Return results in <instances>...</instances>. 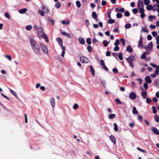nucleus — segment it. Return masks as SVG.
Wrapping results in <instances>:
<instances>
[{
  "label": "nucleus",
  "mask_w": 159,
  "mask_h": 159,
  "mask_svg": "<svg viewBox=\"0 0 159 159\" xmlns=\"http://www.w3.org/2000/svg\"><path fill=\"white\" fill-rule=\"evenodd\" d=\"M32 48L35 54L39 55L40 54V50L39 46L36 42L33 39L30 40Z\"/></svg>",
  "instance_id": "1"
},
{
  "label": "nucleus",
  "mask_w": 159,
  "mask_h": 159,
  "mask_svg": "<svg viewBox=\"0 0 159 159\" xmlns=\"http://www.w3.org/2000/svg\"><path fill=\"white\" fill-rule=\"evenodd\" d=\"M57 42L60 46L62 47V51L61 56L62 57H63L65 54V48L63 46L62 40L61 38H58L57 39Z\"/></svg>",
  "instance_id": "2"
},
{
  "label": "nucleus",
  "mask_w": 159,
  "mask_h": 159,
  "mask_svg": "<svg viewBox=\"0 0 159 159\" xmlns=\"http://www.w3.org/2000/svg\"><path fill=\"white\" fill-rule=\"evenodd\" d=\"M135 59L134 57L132 55H131L129 57L126 58V60L128 62L130 66L132 67H134V65L132 63L133 61H134Z\"/></svg>",
  "instance_id": "3"
},
{
  "label": "nucleus",
  "mask_w": 159,
  "mask_h": 159,
  "mask_svg": "<svg viewBox=\"0 0 159 159\" xmlns=\"http://www.w3.org/2000/svg\"><path fill=\"white\" fill-rule=\"evenodd\" d=\"M138 5L140 13L143 12V11H144V10L143 9V1H139L138 2Z\"/></svg>",
  "instance_id": "4"
},
{
  "label": "nucleus",
  "mask_w": 159,
  "mask_h": 159,
  "mask_svg": "<svg viewBox=\"0 0 159 159\" xmlns=\"http://www.w3.org/2000/svg\"><path fill=\"white\" fill-rule=\"evenodd\" d=\"M41 48L42 50L43 51L44 54H48V51L46 46L44 44L41 43Z\"/></svg>",
  "instance_id": "5"
},
{
  "label": "nucleus",
  "mask_w": 159,
  "mask_h": 159,
  "mask_svg": "<svg viewBox=\"0 0 159 159\" xmlns=\"http://www.w3.org/2000/svg\"><path fill=\"white\" fill-rule=\"evenodd\" d=\"M80 61L82 63H88L89 62V60L87 57L82 56H81L80 58Z\"/></svg>",
  "instance_id": "6"
},
{
  "label": "nucleus",
  "mask_w": 159,
  "mask_h": 159,
  "mask_svg": "<svg viewBox=\"0 0 159 159\" xmlns=\"http://www.w3.org/2000/svg\"><path fill=\"white\" fill-rule=\"evenodd\" d=\"M129 98L131 100H134L136 98V94L134 91L131 92L129 94Z\"/></svg>",
  "instance_id": "7"
},
{
  "label": "nucleus",
  "mask_w": 159,
  "mask_h": 159,
  "mask_svg": "<svg viewBox=\"0 0 159 159\" xmlns=\"http://www.w3.org/2000/svg\"><path fill=\"white\" fill-rule=\"evenodd\" d=\"M100 63L101 65L102 66L103 68L106 71L108 70V68L105 65V63L104 60L102 59H101L100 60Z\"/></svg>",
  "instance_id": "8"
},
{
  "label": "nucleus",
  "mask_w": 159,
  "mask_h": 159,
  "mask_svg": "<svg viewBox=\"0 0 159 159\" xmlns=\"http://www.w3.org/2000/svg\"><path fill=\"white\" fill-rule=\"evenodd\" d=\"M50 102L52 107L54 108L55 106V102L54 99L53 98H51L50 99Z\"/></svg>",
  "instance_id": "9"
},
{
  "label": "nucleus",
  "mask_w": 159,
  "mask_h": 159,
  "mask_svg": "<svg viewBox=\"0 0 159 159\" xmlns=\"http://www.w3.org/2000/svg\"><path fill=\"white\" fill-rule=\"evenodd\" d=\"M143 45V40L142 39V37L141 36L138 42V47L139 48L141 47H142Z\"/></svg>",
  "instance_id": "10"
},
{
  "label": "nucleus",
  "mask_w": 159,
  "mask_h": 159,
  "mask_svg": "<svg viewBox=\"0 0 159 159\" xmlns=\"http://www.w3.org/2000/svg\"><path fill=\"white\" fill-rule=\"evenodd\" d=\"M153 44L152 42H150L147 48V50L150 51L152 49Z\"/></svg>",
  "instance_id": "11"
},
{
  "label": "nucleus",
  "mask_w": 159,
  "mask_h": 159,
  "mask_svg": "<svg viewBox=\"0 0 159 159\" xmlns=\"http://www.w3.org/2000/svg\"><path fill=\"white\" fill-rule=\"evenodd\" d=\"M37 31L38 34H41L43 33V29L42 27H39L37 29Z\"/></svg>",
  "instance_id": "12"
},
{
  "label": "nucleus",
  "mask_w": 159,
  "mask_h": 159,
  "mask_svg": "<svg viewBox=\"0 0 159 159\" xmlns=\"http://www.w3.org/2000/svg\"><path fill=\"white\" fill-rule=\"evenodd\" d=\"M153 132L157 135H159V131L155 127H153L152 129Z\"/></svg>",
  "instance_id": "13"
},
{
  "label": "nucleus",
  "mask_w": 159,
  "mask_h": 159,
  "mask_svg": "<svg viewBox=\"0 0 159 159\" xmlns=\"http://www.w3.org/2000/svg\"><path fill=\"white\" fill-rule=\"evenodd\" d=\"M110 139L112 142L114 143H116V140L115 137L112 135H111L110 136Z\"/></svg>",
  "instance_id": "14"
},
{
  "label": "nucleus",
  "mask_w": 159,
  "mask_h": 159,
  "mask_svg": "<svg viewBox=\"0 0 159 159\" xmlns=\"http://www.w3.org/2000/svg\"><path fill=\"white\" fill-rule=\"evenodd\" d=\"M41 35L45 39L47 42H48V39L47 36L46 34H45L43 33V34H41Z\"/></svg>",
  "instance_id": "15"
},
{
  "label": "nucleus",
  "mask_w": 159,
  "mask_h": 159,
  "mask_svg": "<svg viewBox=\"0 0 159 159\" xmlns=\"http://www.w3.org/2000/svg\"><path fill=\"white\" fill-rule=\"evenodd\" d=\"M90 68V71L92 74V75L94 76L95 75V71L94 70L92 66H89Z\"/></svg>",
  "instance_id": "16"
},
{
  "label": "nucleus",
  "mask_w": 159,
  "mask_h": 159,
  "mask_svg": "<svg viewBox=\"0 0 159 159\" xmlns=\"http://www.w3.org/2000/svg\"><path fill=\"white\" fill-rule=\"evenodd\" d=\"M145 80L147 83L149 84L151 83L152 82V80L150 78V77L149 76H147L145 78Z\"/></svg>",
  "instance_id": "17"
},
{
  "label": "nucleus",
  "mask_w": 159,
  "mask_h": 159,
  "mask_svg": "<svg viewBox=\"0 0 159 159\" xmlns=\"http://www.w3.org/2000/svg\"><path fill=\"white\" fill-rule=\"evenodd\" d=\"M126 51L129 52L131 53L133 52V49L129 45L127 47Z\"/></svg>",
  "instance_id": "18"
},
{
  "label": "nucleus",
  "mask_w": 159,
  "mask_h": 159,
  "mask_svg": "<svg viewBox=\"0 0 159 159\" xmlns=\"http://www.w3.org/2000/svg\"><path fill=\"white\" fill-rule=\"evenodd\" d=\"M27 11V9L24 8L19 10V12L21 14H24Z\"/></svg>",
  "instance_id": "19"
},
{
  "label": "nucleus",
  "mask_w": 159,
  "mask_h": 159,
  "mask_svg": "<svg viewBox=\"0 0 159 159\" xmlns=\"http://www.w3.org/2000/svg\"><path fill=\"white\" fill-rule=\"evenodd\" d=\"M148 20L149 21H151L153 20H155L156 19V17L154 16L150 15L148 16Z\"/></svg>",
  "instance_id": "20"
},
{
  "label": "nucleus",
  "mask_w": 159,
  "mask_h": 159,
  "mask_svg": "<svg viewBox=\"0 0 159 159\" xmlns=\"http://www.w3.org/2000/svg\"><path fill=\"white\" fill-rule=\"evenodd\" d=\"M116 116V115L114 114H111L108 116V118L110 119H114Z\"/></svg>",
  "instance_id": "21"
},
{
  "label": "nucleus",
  "mask_w": 159,
  "mask_h": 159,
  "mask_svg": "<svg viewBox=\"0 0 159 159\" xmlns=\"http://www.w3.org/2000/svg\"><path fill=\"white\" fill-rule=\"evenodd\" d=\"M61 23L63 25H69L70 23V21L69 20H63L61 21Z\"/></svg>",
  "instance_id": "22"
},
{
  "label": "nucleus",
  "mask_w": 159,
  "mask_h": 159,
  "mask_svg": "<svg viewBox=\"0 0 159 159\" xmlns=\"http://www.w3.org/2000/svg\"><path fill=\"white\" fill-rule=\"evenodd\" d=\"M61 34L62 35L64 36H66L69 38H70V35L69 33H67L65 32H62Z\"/></svg>",
  "instance_id": "23"
},
{
  "label": "nucleus",
  "mask_w": 159,
  "mask_h": 159,
  "mask_svg": "<svg viewBox=\"0 0 159 159\" xmlns=\"http://www.w3.org/2000/svg\"><path fill=\"white\" fill-rule=\"evenodd\" d=\"M141 95L143 98H145L147 96L146 92H142L141 93Z\"/></svg>",
  "instance_id": "24"
},
{
  "label": "nucleus",
  "mask_w": 159,
  "mask_h": 159,
  "mask_svg": "<svg viewBox=\"0 0 159 159\" xmlns=\"http://www.w3.org/2000/svg\"><path fill=\"white\" fill-rule=\"evenodd\" d=\"M132 112L133 114H135L138 113V111L136 110L135 107H133Z\"/></svg>",
  "instance_id": "25"
},
{
  "label": "nucleus",
  "mask_w": 159,
  "mask_h": 159,
  "mask_svg": "<svg viewBox=\"0 0 159 159\" xmlns=\"http://www.w3.org/2000/svg\"><path fill=\"white\" fill-rule=\"evenodd\" d=\"M150 65L154 68H159V66H157L154 63H150Z\"/></svg>",
  "instance_id": "26"
},
{
  "label": "nucleus",
  "mask_w": 159,
  "mask_h": 159,
  "mask_svg": "<svg viewBox=\"0 0 159 159\" xmlns=\"http://www.w3.org/2000/svg\"><path fill=\"white\" fill-rule=\"evenodd\" d=\"M79 41L80 43L82 44H84L85 43L84 40L83 38L79 39Z\"/></svg>",
  "instance_id": "27"
},
{
  "label": "nucleus",
  "mask_w": 159,
  "mask_h": 159,
  "mask_svg": "<svg viewBox=\"0 0 159 159\" xmlns=\"http://www.w3.org/2000/svg\"><path fill=\"white\" fill-rule=\"evenodd\" d=\"M92 16L93 17L94 19H96L97 17V15L96 14V13L95 11H93L92 12Z\"/></svg>",
  "instance_id": "28"
},
{
  "label": "nucleus",
  "mask_w": 159,
  "mask_h": 159,
  "mask_svg": "<svg viewBox=\"0 0 159 159\" xmlns=\"http://www.w3.org/2000/svg\"><path fill=\"white\" fill-rule=\"evenodd\" d=\"M155 84L156 86L157 87H159V80H156L155 81Z\"/></svg>",
  "instance_id": "29"
},
{
  "label": "nucleus",
  "mask_w": 159,
  "mask_h": 159,
  "mask_svg": "<svg viewBox=\"0 0 159 159\" xmlns=\"http://www.w3.org/2000/svg\"><path fill=\"white\" fill-rule=\"evenodd\" d=\"M155 120L156 122L159 123V117L157 115H156L154 116Z\"/></svg>",
  "instance_id": "30"
},
{
  "label": "nucleus",
  "mask_w": 159,
  "mask_h": 159,
  "mask_svg": "<svg viewBox=\"0 0 159 159\" xmlns=\"http://www.w3.org/2000/svg\"><path fill=\"white\" fill-rule=\"evenodd\" d=\"M32 28V27L31 25H29L26 26V29L27 30H30Z\"/></svg>",
  "instance_id": "31"
},
{
  "label": "nucleus",
  "mask_w": 159,
  "mask_h": 159,
  "mask_svg": "<svg viewBox=\"0 0 159 159\" xmlns=\"http://www.w3.org/2000/svg\"><path fill=\"white\" fill-rule=\"evenodd\" d=\"M108 22L109 24H111L114 23L115 22V20H114L110 19L108 20Z\"/></svg>",
  "instance_id": "32"
},
{
  "label": "nucleus",
  "mask_w": 159,
  "mask_h": 159,
  "mask_svg": "<svg viewBox=\"0 0 159 159\" xmlns=\"http://www.w3.org/2000/svg\"><path fill=\"white\" fill-rule=\"evenodd\" d=\"M114 130L115 131H117L118 130V127L117 124L116 123H115L114 124Z\"/></svg>",
  "instance_id": "33"
},
{
  "label": "nucleus",
  "mask_w": 159,
  "mask_h": 159,
  "mask_svg": "<svg viewBox=\"0 0 159 159\" xmlns=\"http://www.w3.org/2000/svg\"><path fill=\"white\" fill-rule=\"evenodd\" d=\"M61 6L60 3L59 2H57L56 3L55 6L57 9H58L61 7Z\"/></svg>",
  "instance_id": "34"
},
{
  "label": "nucleus",
  "mask_w": 159,
  "mask_h": 159,
  "mask_svg": "<svg viewBox=\"0 0 159 159\" xmlns=\"http://www.w3.org/2000/svg\"><path fill=\"white\" fill-rule=\"evenodd\" d=\"M146 52H143V54H142V55L141 56V58L142 59H144L146 57Z\"/></svg>",
  "instance_id": "35"
},
{
  "label": "nucleus",
  "mask_w": 159,
  "mask_h": 159,
  "mask_svg": "<svg viewBox=\"0 0 159 159\" xmlns=\"http://www.w3.org/2000/svg\"><path fill=\"white\" fill-rule=\"evenodd\" d=\"M76 4L78 7L80 8L81 7V4L79 1H77L76 2Z\"/></svg>",
  "instance_id": "36"
},
{
  "label": "nucleus",
  "mask_w": 159,
  "mask_h": 159,
  "mask_svg": "<svg viewBox=\"0 0 159 159\" xmlns=\"http://www.w3.org/2000/svg\"><path fill=\"white\" fill-rule=\"evenodd\" d=\"M152 5H148L147 7V9L148 11H150L152 9Z\"/></svg>",
  "instance_id": "37"
},
{
  "label": "nucleus",
  "mask_w": 159,
  "mask_h": 159,
  "mask_svg": "<svg viewBox=\"0 0 159 159\" xmlns=\"http://www.w3.org/2000/svg\"><path fill=\"white\" fill-rule=\"evenodd\" d=\"M152 112L153 113L156 114L157 112V110L156 107L154 106H152Z\"/></svg>",
  "instance_id": "38"
},
{
  "label": "nucleus",
  "mask_w": 159,
  "mask_h": 159,
  "mask_svg": "<svg viewBox=\"0 0 159 159\" xmlns=\"http://www.w3.org/2000/svg\"><path fill=\"white\" fill-rule=\"evenodd\" d=\"M116 17L118 18H121L122 16V15L120 13H117L116 15Z\"/></svg>",
  "instance_id": "39"
},
{
  "label": "nucleus",
  "mask_w": 159,
  "mask_h": 159,
  "mask_svg": "<svg viewBox=\"0 0 159 159\" xmlns=\"http://www.w3.org/2000/svg\"><path fill=\"white\" fill-rule=\"evenodd\" d=\"M86 42L87 43L89 44L90 45L91 44V39L90 38H88L86 39Z\"/></svg>",
  "instance_id": "40"
},
{
  "label": "nucleus",
  "mask_w": 159,
  "mask_h": 159,
  "mask_svg": "<svg viewBox=\"0 0 159 159\" xmlns=\"http://www.w3.org/2000/svg\"><path fill=\"white\" fill-rule=\"evenodd\" d=\"M103 43L105 47H107L108 45V42L107 41L105 40L103 41Z\"/></svg>",
  "instance_id": "41"
},
{
  "label": "nucleus",
  "mask_w": 159,
  "mask_h": 159,
  "mask_svg": "<svg viewBox=\"0 0 159 159\" xmlns=\"http://www.w3.org/2000/svg\"><path fill=\"white\" fill-rule=\"evenodd\" d=\"M120 43V42L118 39H116L115 42L114 43V45L115 46H118Z\"/></svg>",
  "instance_id": "42"
},
{
  "label": "nucleus",
  "mask_w": 159,
  "mask_h": 159,
  "mask_svg": "<svg viewBox=\"0 0 159 159\" xmlns=\"http://www.w3.org/2000/svg\"><path fill=\"white\" fill-rule=\"evenodd\" d=\"M118 57L120 60H121L123 59L122 54V53H120L118 55Z\"/></svg>",
  "instance_id": "43"
},
{
  "label": "nucleus",
  "mask_w": 159,
  "mask_h": 159,
  "mask_svg": "<svg viewBox=\"0 0 159 159\" xmlns=\"http://www.w3.org/2000/svg\"><path fill=\"white\" fill-rule=\"evenodd\" d=\"M10 91L11 93L15 96H17V94L16 92H15L13 90L10 89Z\"/></svg>",
  "instance_id": "44"
},
{
  "label": "nucleus",
  "mask_w": 159,
  "mask_h": 159,
  "mask_svg": "<svg viewBox=\"0 0 159 159\" xmlns=\"http://www.w3.org/2000/svg\"><path fill=\"white\" fill-rule=\"evenodd\" d=\"M87 50H88V51L89 52H92V48L91 46H88L87 47Z\"/></svg>",
  "instance_id": "45"
},
{
  "label": "nucleus",
  "mask_w": 159,
  "mask_h": 159,
  "mask_svg": "<svg viewBox=\"0 0 159 159\" xmlns=\"http://www.w3.org/2000/svg\"><path fill=\"white\" fill-rule=\"evenodd\" d=\"M4 57L7 58L8 60H9V61H11V57L10 55H5L4 56Z\"/></svg>",
  "instance_id": "46"
},
{
  "label": "nucleus",
  "mask_w": 159,
  "mask_h": 159,
  "mask_svg": "<svg viewBox=\"0 0 159 159\" xmlns=\"http://www.w3.org/2000/svg\"><path fill=\"white\" fill-rule=\"evenodd\" d=\"M125 27L127 29H129L131 27V25L130 24H126L125 25Z\"/></svg>",
  "instance_id": "47"
},
{
  "label": "nucleus",
  "mask_w": 159,
  "mask_h": 159,
  "mask_svg": "<svg viewBox=\"0 0 159 159\" xmlns=\"http://www.w3.org/2000/svg\"><path fill=\"white\" fill-rule=\"evenodd\" d=\"M115 102L117 104H121V102L118 98H116L115 99Z\"/></svg>",
  "instance_id": "48"
},
{
  "label": "nucleus",
  "mask_w": 159,
  "mask_h": 159,
  "mask_svg": "<svg viewBox=\"0 0 159 159\" xmlns=\"http://www.w3.org/2000/svg\"><path fill=\"white\" fill-rule=\"evenodd\" d=\"M132 11L134 14H136L138 12V9L136 8H135L133 9L132 10Z\"/></svg>",
  "instance_id": "49"
},
{
  "label": "nucleus",
  "mask_w": 159,
  "mask_h": 159,
  "mask_svg": "<svg viewBox=\"0 0 159 159\" xmlns=\"http://www.w3.org/2000/svg\"><path fill=\"white\" fill-rule=\"evenodd\" d=\"M5 16L8 19H10V16L9 15V14L7 13L6 12L5 14Z\"/></svg>",
  "instance_id": "50"
},
{
  "label": "nucleus",
  "mask_w": 159,
  "mask_h": 159,
  "mask_svg": "<svg viewBox=\"0 0 159 159\" xmlns=\"http://www.w3.org/2000/svg\"><path fill=\"white\" fill-rule=\"evenodd\" d=\"M101 83L103 85V86L104 87H106V82H105V81H104V80H102L101 81Z\"/></svg>",
  "instance_id": "51"
},
{
  "label": "nucleus",
  "mask_w": 159,
  "mask_h": 159,
  "mask_svg": "<svg viewBox=\"0 0 159 159\" xmlns=\"http://www.w3.org/2000/svg\"><path fill=\"white\" fill-rule=\"evenodd\" d=\"M144 4L146 5H148L150 3V1L149 0H144Z\"/></svg>",
  "instance_id": "52"
},
{
  "label": "nucleus",
  "mask_w": 159,
  "mask_h": 159,
  "mask_svg": "<svg viewBox=\"0 0 159 159\" xmlns=\"http://www.w3.org/2000/svg\"><path fill=\"white\" fill-rule=\"evenodd\" d=\"M137 149L139 151H140L141 152H145V153H146V151H145V150L140 148H139V147H137Z\"/></svg>",
  "instance_id": "53"
},
{
  "label": "nucleus",
  "mask_w": 159,
  "mask_h": 159,
  "mask_svg": "<svg viewBox=\"0 0 159 159\" xmlns=\"http://www.w3.org/2000/svg\"><path fill=\"white\" fill-rule=\"evenodd\" d=\"M155 73L157 75L159 74V68H157L155 71Z\"/></svg>",
  "instance_id": "54"
},
{
  "label": "nucleus",
  "mask_w": 159,
  "mask_h": 159,
  "mask_svg": "<svg viewBox=\"0 0 159 159\" xmlns=\"http://www.w3.org/2000/svg\"><path fill=\"white\" fill-rule=\"evenodd\" d=\"M143 87L146 89H148V84L147 83H145L144 84Z\"/></svg>",
  "instance_id": "55"
},
{
  "label": "nucleus",
  "mask_w": 159,
  "mask_h": 159,
  "mask_svg": "<svg viewBox=\"0 0 159 159\" xmlns=\"http://www.w3.org/2000/svg\"><path fill=\"white\" fill-rule=\"evenodd\" d=\"M119 47L118 46H116L113 49V51H118L119 50Z\"/></svg>",
  "instance_id": "56"
},
{
  "label": "nucleus",
  "mask_w": 159,
  "mask_h": 159,
  "mask_svg": "<svg viewBox=\"0 0 159 159\" xmlns=\"http://www.w3.org/2000/svg\"><path fill=\"white\" fill-rule=\"evenodd\" d=\"M125 15L126 16H129L130 15V13L129 11H126L125 12Z\"/></svg>",
  "instance_id": "57"
},
{
  "label": "nucleus",
  "mask_w": 159,
  "mask_h": 159,
  "mask_svg": "<svg viewBox=\"0 0 159 159\" xmlns=\"http://www.w3.org/2000/svg\"><path fill=\"white\" fill-rule=\"evenodd\" d=\"M150 28L152 29H154L156 28V26L154 25H150L149 26Z\"/></svg>",
  "instance_id": "58"
},
{
  "label": "nucleus",
  "mask_w": 159,
  "mask_h": 159,
  "mask_svg": "<svg viewBox=\"0 0 159 159\" xmlns=\"http://www.w3.org/2000/svg\"><path fill=\"white\" fill-rule=\"evenodd\" d=\"M138 119L139 120L140 122H141L143 119V117L141 116H139L138 117Z\"/></svg>",
  "instance_id": "59"
},
{
  "label": "nucleus",
  "mask_w": 159,
  "mask_h": 159,
  "mask_svg": "<svg viewBox=\"0 0 159 159\" xmlns=\"http://www.w3.org/2000/svg\"><path fill=\"white\" fill-rule=\"evenodd\" d=\"M78 107V105L77 104H75L73 107V108L74 110L76 109Z\"/></svg>",
  "instance_id": "60"
},
{
  "label": "nucleus",
  "mask_w": 159,
  "mask_h": 159,
  "mask_svg": "<svg viewBox=\"0 0 159 159\" xmlns=\"http://www.w3.org/2000/svg\"><path fill=\"white\" fill-rule=\"evenodd\" d=\"M39 14L40 15H41L42 16H44V11L41 10H39Z\"/></svg>",
  "instance_id": "61"
},
{
  "label": "nucleus",
  "mask_w": 159,
  "mask_h": 159,
  "mask_svg": "<svg viewBox=\"0 0 159 159\" xmlns=\"http://www.w3.org/2000/svg\"><path fill=\"white\" fill-rule=\"evenodd\" d=\"M120 41L122 43L123 45V46L125 45V40L124 39H120Z\"/></svg>",
  "instance_id": "62"
},
{
  "label": "nucleus",
  "mask_w": 159,
  "mask_h": 159,
  "mask_svg": "<svg viewBox=\"0 0 159 159\" xmlns=\"http://www.w3.org/2000/svg\"><path fill=\"white\" fill-rule=\"evenodd\" d=\"M113 32H117L119 33V29L118 27H116L113 30Z\"/></svg>",
  "instance_id": "63"
},
{
  "label": "nucleus",
  "mask_w": 159,
  "mask_h": 159,
  "mask_svg": "<svg viewBox=\"0 0 159 159\" xmlns=\"http://www.w3.org/2000/svg\"><path fill=\"white\" fill-rule=\"evenodd\" d=\"M152 34L153 37H156L157 36V32L155 31L152 32Z\"/></svg>",
  "instance_id": "64"
}]
</instances>
